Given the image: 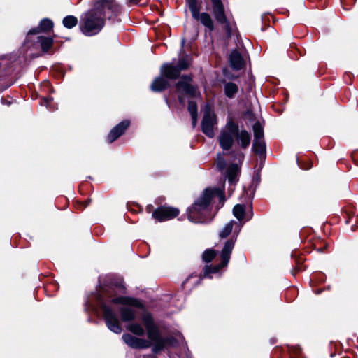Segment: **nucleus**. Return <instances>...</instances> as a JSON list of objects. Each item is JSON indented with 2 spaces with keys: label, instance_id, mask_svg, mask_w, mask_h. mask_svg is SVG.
<instances>
[{
  "label": "nucleus",
  "instance_id": "24",
  "mask_svg": "<svg viewBox=\"0 0 358 358\" xmlns=\"http://www.w3.org/2000/svg\"><path fill=\"white\" fill-rule=\"evenodd\" d=\"M127 329L134 334L139 336H143L145 334V330L141 324L137 323H132L127 325Z\"/></svg>",
  "mask_w": 358,
  "mask_h": 358
},
{
  "label": "nucleus",
  "instance_id": "3",
  "mask_svg": "<svg viewBox=\"0 0 358 358\" xmlns=\"http://www.w3.org/2000/svg\"><path fill=\"white\" fill-rule=\"evenodd\" d=\"M235 139L241 148L246 149L250 145L251 135L244 129L240 130L238 125L230 120L221 130L218 136V142L224 150H229L231 149Z\"/></svg>",
  "mask_w": 358,
  "mask_h": 358
},
{
  "label": "nucleus",
  "instance_id": "6",
  "mask_svg": "<svg viewBox=\"0 0 358 358\" xmlns=\"http://www.w3.org/2000/svg\"><path fill=\"white\" fill-rule=\"evenodd\" d=\"M101 309L108 328L115 334H120L122 332V327L117 316L113 310L103 302L101 303Z\"/></svg>",
  "mask_w": 358,
  "mask_h": 358
},
{
  "label": "nucleus",
  "instance_id": "43",
  "mask_svg": "<svg viewBox=\"0 0 358 358\" xmlns=\"http://www.w3.org/2000/svg\"><path fill=\"white\" fill-rule=\"evenodd\" d=\"M357 217H358V215H357Z\"/></svg>",
  "mask_w": 358,
  "mask_h": 358
},
{
  "label": "nucleus",
  "instance_id": "27",
  "mask_svg": "<svg viewBox=\"0 0 358 358\" xmlns=\"http://www.w3.org/2000/svg\"><path fill=\"white\" fill-rule=\"evenodd\" d=\"M62 22L66 28L71 29L78 24V19L75 16L68 15L63 19Z\"/></svg>",
  "mask_w": 358,
  "mask_h": 358
},
{
  "label": "nucleus",
  "instance_id": "22",
  "mask_svg": "<svg viewBox=\"0 0 358 358\" xmlns=\"http://www.w3.org/2000/svg\"><path fill=\"white\" fill-rule=\"evenodd\" d=\"M38 42L40 43L42 50L47 52L52 46L53 39L50 37L38 36Z\"/></svg>",
  "mask_w": 358,
  "mask_h": 358
},
{
  "label": "nucleus",
  "instance_id": "36",
  "mask_svg": "<svg viewBox=\"0 0 358 358\" xmlns=\"http://www.w3.org/2000/svg\"><path fill=\"white\" fill-rule=\"evenodd\" d=\"M235 159H238L239 162H242L244 159V155L241 151H233L231 152Z\"/></svg>",
  "mask_w": 358,
  "mask_h": 358
},
{
  "label": "nucleus",
  "instance_id": "33",
  "mask_svg": "<svg viewBox=\"0 0 358 358\" xmlns=\"http://www.w3.org/2000/svg\"><path fill=\"white\" fill-rule=\"evenodd\" d=\"M143 321L144 322L146 329L155 326L152 317L148 314L143 315Z\"/></svg>",
  "mask_w": 358,
  "mask_h": 358
},
{
  "label": "nucleus",
  "instance_id": "35",
  "mask_svg": "<svg viewBox=\"0 0 358 358\" xmlns=\"http://www.w3.org/2000/svg\"><path fill=\"white\" fill-rule=\"evenodd\" d=\"M188 110L191 116H195L197 115V105L196 102L189 101L188 103Z\"/></svg>",
  "mask_w": 358,
  "mask_h": 358
},
{
  "label": "nucleus",
  "instance_id": "5",
  "mask_svg": "<svg viewBox=\"0 0 358 358\" xmlns=\"http://www.w3.org/2000/svg\"><path fill=\"white\" fill-rule=\"evenodd\" d=\"M192 17L199 21L209 31L215 29V24L210 15L206 12L200 13L201 3L198 0H186Z\"/></svg>",
  "mask_w": 358,
  "mask_h": 358
},
{
  "label": "nucleus",
  "instance_id": "38",
  "mask_svg": "<svg viewBox=\"0 0 358 358\" xmlns=\"http://www.w3.org/2000/svg\"><path fill=\"white\" fill-rule=\"evenodd\" d=\"M192 119V125L194 127L196 124L197 121V115H195V116H191Z\"/></svg>",
  "mask_w": 358,
  "mask_h": 358
},
{
  "label": "nucleus",
  "instance_id": "32",
  "mask_svg": "<svg viewBox=\"0 0 358 358\" xmlns=\"http://www.w3.org/2000/svg\"><path fill=\"white\" fill-rule=\"evenodd\" d=\"M161 341L163 343L164 348L168 346H174L176 343V340L173 336L166 338L162 337Z\"/></svg>",
  "mask_w": 358,
  "mask_h": 358
},
{
  "label": "nucleus",
  "instance_id": "18",
  "mask_svg": "<svg viewBox=\"0 0 358 358\" xmlns=\"http://www.w3.org/2000/svg\"><path fill=\"white\" fill-rule=\"evenodd\" d=\"M119 311L123 322H130L136 318V312L130 307H122L120 308Z\"/></svg>",
  "mask_w": 358,
  "mask_h": 358
},
{
  "label": "nucleus",
  "instance_id": "21",
  "mask_svg": "<svg viewBox=\"0 0 358 358\" xmlns=\"http://www.w3.org/2000/svg\"><path fill=\"white\" fill-rule=\"evenodd\" d=\"M252 150L259 155H262L266 152V144L264 139H254Z\"/></svg>",
  "mask_w": 358,
  "mask_h": 358
},
{
  "label": "nucleus",
  "instance_id": "31",
  "mask_svg": "<svg viewBox=\"0 0 358 358\" xmlns=\"http://www.w3.org/2000/svg\"><path fill=\"white\" fill-rule=\"evenodd\" d=\"M216 164L217 169L220 171H223L226 167V161L221 153L217 155Z\"/></svg>",
  "mask_w": 358,
  "mask_h": 358
},
{
  "label": "nucleus",
  "instance_id": "1",
  "mask_svg": "<svg viewBox=\"0 0 358 358\" xmlns=\"http://www.w3.org/2000/svg\"><path fill=\"white\" fill-rule=\"evenodd\" d=\"M120 13L119 5L113 0H102L80 17V29L83 34L92 36L101 31L106 19L110 20Z\"/></svg>",
  "mask_w": 358,
  "mask_h": 358
},
{
  "label": "nucleus",
  "instance_id": "30",
  "mask_svg": "<svg viewBox=\"0 0 358 358\" xmlns=\"http://www.w3.org/2000/svg\"><path fill=\"white\" fill-rule=\"evenodd\" d=\"M234 222V221H230L224 225L221 231L219 233V236L221 238H227L231 233Z\"/></svg>",
  "mask_w": 358,
  "mask_h": 358
},
{
  "label": "nucleus",
  "instance_id": "8",
  "mask_svg": "<svg viewBox=\"0 0 358 358\" xmlns=\"http://www.w3.org/2000/svg\"><path fill=\"white\" fill-rule=\"evenodd\" d=\"M180 210L173 207L161 206L156 208L152 214V216L159 222H164L171 220L179 215Z\"/></svg>",
  "mask_w": 358,
  "mask_h": 358
},
{
  "label": "nucleus",
  "instance_id": "28",
  "mask_svg": "<svg viewBox=\"0 0 358 358\" xmlns=\"http://www.w3.org/2000/svg\"><path fill=\"white\" fill-rule=\"evenodd\" d=\"M234 215L239 220H242L245 216V207L243 205L237 204L233 209Z\"/></svg>",
  "mask_w": 358,
  "mask_h": 358
},
{
  "label": "nucleus",
  "instance_id": "15",
  "mask_svg": "<svg viewBox=\"0 0 358 358\" xmlns=\"http://www.w3.org/2000/svg\"><path fill=\"white\" fill-rule=\"evenodd\" d=\"M229 61L231 68L235 70H240L245 65L244 60L241 55L236 50H233L230 54Z\"/></svg>",
  "mask_w": 358,
  "mask_h": 358
},
{
  "label": "nucleus",
  "instance_id": "7",
  "mask_svg": "<svg viewBox=\"0 0 358 358\" xmlns=\"http://www.w3.org/2000/svg\"><path fill=\"white\" fill-rule=\"evenodd\" d=\"M217 124L215 115L211 111L210 108H206L201 121V129L203 134L210 138H213L214 134V127Z\"/></svg>",
  "mask_w": 358,
  "mask_h": 358
},
{
  "label": "nucleus",
  "instance_id": "39",
  "mask_svg": "<svg viewBox=\"0 0 358 358\" xmlns=\"http://www.w3.org/2000/svg\"><path fill=\"white\" fill-rule=\"evenodd\" d=\"M178 100H179V102H180V103H182V104H183V103H184V102H185V99H184V97H183L182 96H181V95H179V96H178Z\"/></svg>",
  "mask_w": 358,
  "mask_h": 358
},
{
  "label": "nucleus",
  "instance_id": "10",
  "mask_svg": "<svg viewBox=\"0 0 358 358\" xmlns=\"http://www.w3.org/2000/svg\"><path fill=\"white\" fill-rule=\"evenodd\" d=\"M213 4V14L216 21L226 27H229V21L225 14L224 5L221 0H211Z\"/></svg>",
  "mask_w": 358,
  "mask_h": 358
},
{
  "label": "nucleus",
  "instance_id": "20",
  "mask_svg": "<svg viewBox=\"0 0 358 358\" xmlns=\"http://www.w3.org/2000/svg\"><path fill=\"white\" fill-rule=\"evenodd\" d=\"M238 91V85L232 82H227L224 85V92L225 96L229 99H232Z\"/></svg>",
  "mask_w": 358,
  "mask_h": 358
},
{
  "label": "nucleus",
  "instance_id": "25",
  "mask_svg": "<svg viewBox=\"0 0 358 358\" xmlns=\"http://www.w3.org/2000/svg\"><path fill=\"white\" fill-rule=\"evenodd\" d=\"M190 64L191 60L189 57L187 55H186L182 56L179 59L176 66L178 67V69H180V71L181 72L182 71L187 69L189 67Z\"/></svg>",
  "mask_w": 358,
  "mask_h": 358
},
{
  "label": "nucleus",
  "instance_id": "34",
  "mask_svg": "<svg viewBox=\"0 0 358 358\" xmlns=\"http://www.w3.org/2000/svg\"><path fill=\"white\" fill-rule=\"evenodd\" d=\"M152 343H153L152 351L155 354L159 353L164 348V344L161 341Z\"/></svg>",
  "mask_w": 358,
  "mask_h": 358
},
{
  "label": "nucleus",
  "instance_id": "41",
  "mask_svg": "<svg viewBox=\"0 0 358 358\" xmlns=\"http://www.w3.org/2000/svg\"><path fill=\"white\" fill-rule=\"evenodd\" d=\"M122 289L124 291L125 288L124 287H122Z\"/></svg>",
  "mask_w": 358,
  "mask_h": 358
},
{
  "label": "nucleus",
  "instance_id": "29",
  "mask_svg": "<svg viewBox=\"0 0 358 358\" xmlns=\"http://www.w3.org/2000/svg\"><path fill=\"white\" fill-rule=\"evenodd\" d=\"M217 255V252L213 249L206 250L202 255V259L206 263L210 262Z\"/></svg>",
  "mask_w": 358,
  "mask_h": 358
},
{
  "label": "nucleus",
  "instance_id": "23",
  "mask_svg": "<svg viewBox=\"0 0 358 358\" xmlns=\"http://www.w3.org/2000/svg\"><path fill=\"white\" fill-rule=\"evenodd\" d=\"M146 330H147L148 337L150 340L149 341H150L151 343H152V342H156V341H161L162 336L160 334L159 329L155 326L148 328Z\"/></svg>",
  "mask_w": 358,
  "mask_h": 358
},
{
  "label": "nucleus",
  "instance_id": "19",
  "mask_svg": "<svg viewBox=\"0 0 358 358\" xmlns=\"http://www.w3.org/2000/svg\"><path fill=\"white\" fill-rule=\"evenodd\" d=\"M239 172L240 168L237 164H232L227 168V177L230 183L233 184L236 181Z\"/></svg>",
  "mask_w": 358,
  "mask_h": 358
},
{
  "label": "nucleus",
  "instance_id": "9",
  "mask_svg": "<svg viewBox=\"0 0 358 358\" xmlns=\"http://www.w3.org/2000/svg\"><path fill=\"white\" fill-rule=\"evenodd\" d=\"M191 78L187 76L182 77L176 85V91L179 93H183L192 97L196 96L198 92L196 86L190 84Z\"/></svg>",
  "mask_w": 358,
  "mask_h": 358
},
{
  "label": "nucleus",
  "instance_id": "11",
  "mask_svg": "<svg viewBox=\"0 0 358 358\" xmlns=\"http://www.w3.org/2000/svg\"><path fill=\"white\" fill-rule=\"evenodd\" d=\"M122 340L132 348L143 349L151 346V343L148 340L137 338L129 334H124L122 335Z\"/></svg>",
  "mask_w": 358,
  "mask_h": 358
},
{
  "label": "nucleus",
  "instance_id": "4",
  "mask_svg": "<svg viewBox=\"0 0 358 358\" xmlns=\"http://www.w3.org/2000/svg\"><path fill=\"white\" fill-rule=\"evenodd\" d=\"M236 241V238H231L226 241L224 248H222L220 254L221 262L218 264L212 266H206L203 278H212V274L217 273L221 268L227 266L229 259L230 255L232 252V250L234 247V243Z\"/></svg>",
  "mask_w": 358,
  "mask_h": 358
},
{
  "label": "nucleus",
  "instance_id": "12",
  "mask_svg": "<svg viewBox=\"0 0 358 358\" xmlns=\"http://www.w3.org/2000/svg\"><path fill=\"white\" fill-rule=\"evenodd\" d=\"M130 124V122L124 120L113 127L107 136V141L111 143L122 136Z\"/></svg>",
  "mask_w": 358,
  "mask_h": 358
},
{
  "label": "nucleus",
  "instance_id": "2",
  "mask_svg": "<svg viewBox=\"0 0 358 358\" xmlns=\"http://www.w3.org/2000/svg\"><path fill=\"white\" fill-rule=\"evenodd\" d=\"M217 196L222 205L225 201L224 192L220 188H206L201 196L197 198L193 205L187 209V216L189 221L195 223H202L208 219L210 205L213 198Z\"/></svg>",
  "mask_w": 358,
  "mask_h": 358
},
{
  "label": "nucleus",
  "instance_id": "40",
  "mask_svg": "<svg viewBox=\"0 0 358 358\" xmlns=\"http://www.w3.org/2000/svg\"><path fill=\"white\" fill-rule=\"evenodd\" d=\"M141 0H129V1L132 3L137 4L139 3Z\"/></svg>",
  "mask_w": 358,
  "mask_h": 358
},
{
  "label": "nucleus",
  "instance_id": "13",
  "mask_svg": "<svg viewBox=\"0 0 358 358\" xmlns=\"http://www.w3.org/2000/svg\"><path fill=\"white\" fill-rule=\"evenodd\" d=\"M161 75L169 80H175L180 75V69L173 63H165L160 69Z\"/></svg>",
  "mask_w": 358,
  "mask_h": 358
},
{
  "label": "nucleus",
  "instance_id": "26",
  "mask_svg": "<svg viewBox=\"0 0 358 358\" xmlns=\"http://www.w3.org/2000/svg\"><path fill=\"white\" fill-rule=\"evenodd\" d=\"M254 139H264V129L259 122L253 125Z\"/></svg>",
  "mask_w": 358,
  "mask_h": 358
},
{
  "label": "nucleus",
  "instance_id": "16",
  "mask_svg": "<svg viewBox=\"0 0 358 358\" xmlns=\"http://www.w3.org/2000/svg\"><path fill=\"white\" fill-rule=\"evenodd\" d=\"M169 85V80L163 76L156 78L150 85L152 91L159 92L164 90Z\"/></svg>",
  "mask_w": 358,
  "mask_h": 358
},
{
  "label": "nucleus",
  "instance_id": "37",
  "mask_svg": "<svg viewBox=\"0 0 358 358\" xmlns=\"http://www.w3.org/2000/svg\"><path fill=\"white\" fill-rule=\"evenodd\" d=\"M52 98H43L41 99V104L45 106L46 108H49V105H50V102L52 101Z\"/></svg>",
  "mask_w": 358,
  "mask_h": 358
},
{
  "label": "nucleus",
  "instance_id": "42",
  "mask_svg": "<svg viewBox=\"0 0 358 358\" xmlns=\"http://www.w3.org/2000/svg\"><path fill=\"white\" fill-rule=\"evenodd\" d=\"M304 169H310V167H306V168H304Z\"/></svg>",
  "mask_w": 358,
  "mask_h": 358
},
{
  "label": "nucleus",
  "instance_id": "17",
  "mask_svg": "<svg viewBox=\"0 0 358 358\" xmlns=\"http://www.w3.org/2000/svg\"><path fill=\"white\" fill-rule=\"evenodd\" d=\"M53 27V22L49 19H43L41 21L38 27L31 29L28 34H37L41 31H49Z\"/></svg>",
  "mask_w": 358,
  "mask_h": 358
},
{
  "label": "nucleus",
  "instance_id": "14",
  "mask_svg": "<svg viewBox=\"0 0 358 358\" xmlns=\"http://www.w3.org/2000/svg\"><path fill=\"white\" fill-rule=\"evenodd\" d=\"M111 302L114 304H123L140 308H143V304L139 300L127 296L114 297L111 299Z\"/></svg>",
  "mask_w": 358,
  "mask_h": 358
}]
</instances>
